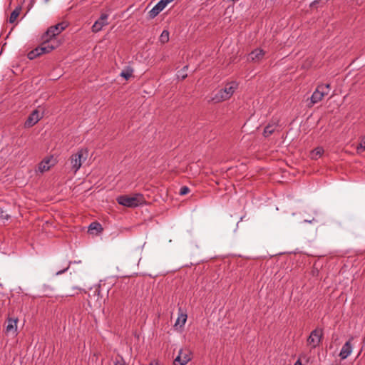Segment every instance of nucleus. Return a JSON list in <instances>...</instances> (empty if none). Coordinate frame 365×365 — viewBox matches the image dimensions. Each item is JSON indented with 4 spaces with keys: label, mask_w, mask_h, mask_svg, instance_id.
I'll use <instances>...</instances> for the list:
<instances>
[{
    "label": "nucleus",
    "mask_w": 365,
    "mask_h": 365,
    "mask_svg": "<svg viewBox=\"0 0 365 365\" xmlns=\"http://www.w3.org/2000/svg\"><path fill=\"white\" fill-rule=\"evenodd\" d=\"M237 88L238 83L236 82L227 83L223 88L219 90L215 94L212 98V101L217 103L230 99Z\"/></svg>",
    "instance_id": "f257e3e1"
},
{
    "label": "nucleus",
    "mask_w": 365,
    "mask_h": 365,
    "mask_svg": "<svg viewBox=\"0 0 365 365\" xmlns=\"http://www.w3.org/2000/svg\"><path fill=\"white\" fill-rule=\"evenodd\" d=\"M118 204L128 207H135L145 203V200L143 194L135 193L131 195H120L117 197Z\"/></svg>",
    "instance_id": "f03ea898"
},
{
    "label": "nucleus",
    "mask_w": 365,
    "mask_h": 365,
    "mask_svg": "<svg viewBox=\"0 0 365 365\" xmlns=\"http://www.w3.org/2000/svg\"><path fill=\"white\" fill-rule=\"evenodd\" d=\"M88 152L86 148H81L77 151L76 153L71 155L70 161L71 164V169L76 173L84 162L88 158Z\"/></svg>",
    "instance_id": "7ed1b4c3"
},
{
    "label": "nucleus",
    "mask_w": 365,
    "mask_h": 365,
    "mask_svg": "<svg viewBox=\"0 0 365 365\" xmlns=\"http://www.w3.org/2000/svg\"><path fill=\"white\" fill-rule=\"evenodd\" d=\"M329 90L330 84L329 83L318 85L310 98V103L308 106L311 107L320 102L325 96L329 94Z\"/></svg>",
    "instance_id": "20e7f679"
},
{
    "label": "nucleus",
    "mask_w": 365,
    "mask_h": 365,
    "mask_svg": "<svg viewBox=\"0 0 365 365\" xmlns=\"http://www.w3.org/2000/svg\"><path fill=\"white\" fill-rule=\"evenodd\" d=\"M66 26L67 25L65 22H61L54 26H51L47 29L43 36L53 42H56L55 37L60 34Z\"/></svg>",
    "instance_id": "39448f33"
},
{
    "label": "nucleus",
    "mask_w": 365,
    "mask_h": 365,
    "mask_svg": "<svg viewBox=\"0 0 365 365\" xmlns=\"http://www.w3.org/2000/svg\"><path fill=\"white\" fill-rule=\"evenodd\" d=\"M323 337V330L319 328L314 329L309 336L307 343L311 349H315L319 346Z\"/></svg>",
    "instance_id": "423d86ee"
},
{
    "label": "nucleus",
    "mask_w": 365,
    "mask_h": 365,
    "mask_svg": "<svg viewBox=\"0 0 365 365\" xmlns=\"http://www.w3.org/2000/svg\"><path fill=\"white\" fill-rule=\"evenodd\" d=\"M42 43L37 47L40 56L44 53H48L58 46L57 42H53L42 36Z\"/></svg>",
    "instance_id": "0eeeda50"
},
{
    "label": "nucleus",
    "mask_w": 365,
    "mask_h": 365,
    "mask_svg": "<svg viewBox=\"0 0 365 365\" xmlns=\"http://www.w3.org/2000/svg\"><path fill=\"white\" fill-rule=\"evenodd\" d=\"M108 14L102 13L100 17L95 21L91 27V30L93 33H98L101 31L103 28L109 24L108 22Z\"/></svg>",
    "instance_id": "6e6552de"
},
{
    "label": "nucleus",
    "mask_w": 365,
    "mask_h": 365,
    "mask_svg": "<svg viewBox=\"0 0 365 365\" xmlns=\"http://www.w3.org/2000/svg\"><path fill=\"white\" fill-rule=\"evenodd\" d=\"M191 360L190 351L187 349H180L178 355L173 361L174 365H185Z\"/></svg>",
    "instance_id": "1a4fd4ad"
},
{
    "label": "nucleus",
    "mask_w": 365,
    "mask_h": 365,
    "mask_svg": "<svg viewBox=\"0 0 365 365\" xmlns=\"http://www.w3.org/2000/svg\"><path fill=\"white\" fill-rule=\"evenodd\" d=\"M19 319L17 317H11L8 316L6 323L5 331L6 334H16L17 333V324Z\"/></svg>",
    "instance_id": "9d476101"
},
{
    "label": "nucleus",
    "mask_w": 365,
    "mask_h": 365,
    "mask_svg": "<svg viewBox=\"0 0 365 365\" xmlns=\"http://www.w3.org/2000/svg\"><path fill=\"white\" fill-rule=\"evenodd\" d=\"M174 0H160L148 13L150 19H154L163 9L168 5V3Z\"/></svg>",
    "instance_id": "9b49d317"
},
{
    "label": "nucleus",
    "mask_w": 365,
    "mask_h": 365,
    "mask_svg": "<svg viewBox=\"0 0 365 365\" xmlns=\"http://www.w3.org/2000/svg\"><path fill=\"white\" fill-rule=\"evenodd\" d=\"M41 118L42 115H40L39 111L38 110H34L26 119L24 126L26 128L32 127L37 123Z\"/></svg>",
    "instance_id": "f8f14e48"
},
{
    "label": "nucleus",
    "mask_w": 365,
    "mask_h": 365,
    "mask_svg": "<svg viewBox=\"0 0 365 365\" xmlns=\"http://www.w3.org/2000/svg\"><path fill=\"white\" fill-rule=\"evenodd\" d=\"M353 338H351L349 341H347L342 346L341 351L339 353V357L341 360L346 359L352 352L353 346L351 344Z\"/></svg>",
    "instance_id": "ddd939ff"
},
{
    "label": "nucleus",
    "mask_w": 365,
    "mask_h": 365,
    "mask_svg": "<svg viewBox=\"0 0 365 365\" xmlns=\"http://www.w3.org/2000/svg\"><path fill=\"white\" fill-rule=\"evenodd\" d=\"M264 54L265 52L262 49L257 48L249 54V59L252 61L258 62L264 58Z\"/></svg>",
    "instance_id": "4468645a"
},
{
    "label": "nucleus",
    "mask_w": 365,
    "mask_h": 365,
    "mask_svg": "<svg viewBox=\"0 0 365 365\" xmlns=\"http://www.w3.org/2000/svg\"><path fill=\"white\" fill-rule=\"evenodd\" d=\"M51 161H53V157L46 158L39 163L38 170L41 173H43L45 171L48 170L51 168V167L54 165L53 163H51Z\"/></svg>",
    "instance_id": "2eb2a0df"
},
{
    "label": "nucleus",
    "mask_w": 365,
    "mask_h": 365,
    "mask_svg": "<svg viewBox=\"0 0 365 365\" xmlns=\"http://www.w3.org/2000/svg\"><path fill=\"white\" fill-rule=\"evenodd\" d=\"M277 127V123H269L264 129V135L265 137H268L272 135Z\"/></svg>",
    "instance_id": "dca6fc26"
},
{
    "label": "nucleus",
    "mask_w": 365,
    "mask_h": 365,
    "mask_svg": "<svg viewBox=\"0 0 365 365\" xmlns=\"http://www.w3.org/2000/svg\"><path fill=\"white\" fill-rule=\"evenodd\" d=\"M21 10V6H19L16 7V9L11 12L9 19V21L10 24H13L16 21V19L18 18V16L20 14Z\"/></svg>",
    "instance_id": "f3484780"
},
{
    "label": "nucleus",
    "mask_w": 365,
    "mask_h": 365,
    "mask_svg": "<svg viewBox=\"0 0 365 365\" xmlns=\"http://www.w3.org/2000/svg\"><path fill=\"white\" fill-rule=\"evenodd\" d=\"M133 69L131 67L128 66L120 72V76L124 78L125 80H128L133 76Z\"/></svg>",
    "instance_id": "a211bd4d"
},
{
    "label": "nucleus",
    "mask_w": 365,
    "mask_h": 365,
    "mask_svg": "<svg viewBox=\"0 0 365 365\" xmlns=\"http://www.w3.org/2000/svg\"><path fill=\"white\" fill-rule=\"evenodd\" d=\"M323 153L324 149L322 147H317L312 151L311 158L312 159H317L320 158Z\"/></svg>",
    "instance_id": "6ab92c4d"
},
{
    "label": "nucleus",
    "mask_w": 365,
    "mask_h": 365,
    "mask_svg": "<svg viewBox=\"0 0 365 365\" xmlns=\"http://www.w3.org/2000/svg\"><path fill=\"white\" fill-rule=\"evenodd\" d=\"M187 320V314L181 313L178 318L177 319V321L175 324V327L180 326V327H182L185 325Z\"/></svg>",
    "instance_id": "aec40b11"
},
{
    "label": "nucleus",
    "mask_w": 365,
    "mask_h": 365,
    "mask_svg": "<svg viewBox=\"0 0 365 365\" xmlns=\"http://www.w3.org/2000/svg\"><path fill=\"white\" fill-rule=\"evenodd\" d=\"M89 231L96 230V232H101L103 230V227L99 222H93L89 225Z\"/></svg>",
    "instance_id": "412c9836"
},
{
    "label": "nucleus",
    "mask_w": 365,
    "mask_h": 365,
    "mask_svg": "<svg viewBox=\"0 0 365 365\" xmlns=\"http://www.w3.org/2000/svg\"><path fill=\"white\" fill-rule=\"evenodd\" d=\"M364 151H365V135L361 138L360 143L356 146V152L358 153H361Z\"/></svg>",
    "instance_id": "4be33fe9"
},
{
    "label": "nucleus",
    "mask_w": 365,
    "mask_h": 365,
    "mask_svg": "<svg viewBox=\"0 0 365 365\" xmlns=\"http://www.w3.org/2000/svg\"><path fill=\"white\" fill-rule=\"evenodd\" d=\"M187 68L188 66H185L181 70H180L177 74L178 78H180L181 80L185 79L187 76L186 73Z\"/></svg>",
    "instance_id": "5701e85b"
},
{
    "label": "nucleus",
    "mask_w": 365,
    "mask_h": 365,
    "mask_svg": "<svg viewBox=\"0 0 365 365\" xmlns=\"http://www.w3.org/2000/svg\"><path fill=\"white\" fill-rule=\"evenodd\" d=\"M38 56H40V53H39L37 47L36 48L33 49L32 51H31L30 52H29L27 54V57L30 60H33Z\"/></svg>",
    "instance_id": "b1692460"
},
{
    "label": "nucleus",
    "mask_w": 365,
    "mask_h": 365,
    "mask_svg": "<svg viewBox=\"0 0 365 365\" xmlns=\"http://www.w3.org/2000/svg\"><path fill=\"white\" fill-rule=\"evenodd\" d=\"M169 41V32L167 30H164L160 36V41L163 43H167Z\"/></svg>",
    "instance_id": "393cba45"
},
{
    "label": "nucleus",
    "mask_w": 365,
    "mask_h": 365,
    "mask_svg": "<svg viewBox=\"0 0 365 365\" xmlns=\"http://www.w3.org/2000/svg\"><path fill=\"white\" fill-rule=\"evenodd\" d=\"M100 293H101V290H100L99 287L95 289V290L93 291V296H91L90 294L88 296L89 297V299L88 300V303L91 302V301L92 300L93 298H94V299L96 298V301H98L99 299V297H100Z\"/></svg>",
    "instance_id": "a878e982"
},
{
    "label": "nucleus",
    "mask_w": 365,
    "mask_h": 365,
    "mask_svg": "<svg viewBox=\"0 0 365 365\" xmlns=\"http://www.w3.org/2000/svg\"><path fill=\"white\" fill-rule=\"evenodd\" d=\"M114 365H125V361L121 355L116 356Z\"/></svg>",
    "instance_id": "bb28decb"
},
{
    "label": "nucleus",
    "mask_w": 365,
    "mask_h": 365,
    "mask_svg": "<svg viewBox=\"0 0 365 365\" xmlns=\"http://www.w3.org/2000/svg\"><path fill=\"white\" fill-rule=\"evenodd\" d=\"M189 192H190L189 187H187V186H183L180 188L179 193L180 195H185L187 194Z\"/></svg>",
    "instance_id": "cd10ccee"
},
{
    "label": "nucleus",
    "mask_w": 365,
    "mask_h": 365,
    "mask_svg": "<svg viewBox=\"0 0 365 365\" xmlns=\"http://www.w3.org/2000/svg\"><path fill=\"white\" fill-rule=\"evenodd\" d=\"M306 359V356L304 354H300L299 356L298 360L296 361V363L294 365H303L302 363V359Z\"/></svg>",
    "instance_id": "c85d7f7f"
},
{
    "label": "nucleus",
    "mask_w": 365,
    "mask_h": 365,
    "mask_svg": "<svg viewBox=\"0 0 365 365\" xmlns=\"http://www.w3.org/2000/svg\"><path fill=\"white\" fill-rule=\"evenodd\" d=\"M4 294L0 293V309L4 306Z\"/></svg>",
    "instance_id": "c756f323"
},
{
    "label": "nucleus",
    "mask_w": 365,
    "mask_h": 365,
    "mask_svg": "<svg viewBox=\"0 0 365 365\" xmlns=\"http://www.w3.org/2000/svg\"><path fill=\"white\" fill-rule=\"evenodd\" d=\"M0 218H5V219L9 218V215H4V211L1 209H0Z\"/></svg>",
    "instance_id": "7c9ffc66"
},
{
    "label": "nucleus",
    "mask_w": 365,
    "mask_h": 365,
    "mask_svg": "<svg viewBox=\"0 0 365 365\" xmlns=\"http://www.w3.org/2000/svg\"><path fill=\"white\" fill-rule=\"evenodd\" d=\"M34 3H35V0H31V2L29 6V9H30L34 6Z\"/></svg>",
    "instance_id": "2f4dec72"
},
{
    "label": "nucleus",
    "mask_w": 365,
    "mask_h": 365,
    "mask_svg": "<svg viewBox=\"0 0 365 365\" xmlns=\"http://www.w3.org/2000/svg\"><path fill=\"white\" fill-rule=\"evenodd\" d=\"M67 269H68V268L64 269L63 270H61V271H58V272L56 273V274H60L63 273V272H64Z\"/></svg>",
    "instance_id": "473e14b6"
},
{
    "label": "nucleus",
    "mask_w": 365,
    "mask_h": 365,
    "mask_svg": "<svg viewBox=\"0 0 365 365\" xmlns=\"http://www.w3.org/2000/svg\"><path fill=\"white\" fill-rule=\"evenodd\" d=\"M149 365H158V363L151 362Z\"/></svg>",
    "instance_id": "72a5a7b5"
},
{
    "label": "nucleus",
    "mask_w": 365,
    "mask_h": 365,
    "mask_svg": "<svg viewBox=\"0 0 365 365\" xmlns=\"http://www.w3.org/2000/svg\"><path fill=\"white\" fill-rule=\"evenodd\" d=\"M73 289H79V290H81V289H80V288H78V287H73Z\"/></svg>",
    "instance_id": "f704fd0d"
},
{
    "label": "nucleus",
    "mask_w": 365,
    "mask_h": 365,
    "mask_svg": "<svg viewBox=\"0 0 365 365\" xmlns=\"http://www.w3.org/2000/svg\"><path fill=\"white\" fill-rule=\"evenodd\" d=\"M44 1H45L46 3H48V2L49 1V0H44Z\"/></svg>",
    "instance_id": "c9c22d12"
}]
</instances>
